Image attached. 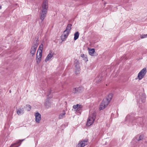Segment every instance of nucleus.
<instances>
[{"label": "nucleus", "mask_w": 147, "mask_h": 147, "mask_svg": "<svg viewBox=\"0 0 147 147\" xmlns=\"http://www.w3.org/2000/svg\"><path fill=\"white\" fill-rule=\"evenodd\" d=\"M17 113L18 115L23 114L24 113V109L19 108L17 111Z\"/></svg>", "instance_id": "2eb2a0df"}, {"label": "nucleus", "mask_w": 147, "mask_h": 147, "mask_svg": "<svg viewBox=\"0 0 147 147\" xmlns=\"http://www.w3.org/2000/svg\"><path fill=\"white\" fill-rule=\"evenodd\" d=\"M64 34H63V35H62L61 36V37H62V38L63 37V39H64L65 38H66L68 36L69 34V32H66L65 33H64Z\"/></svg>", "instance_id": "5701e85b"}, {"label": "nucleus", "mask_w": 147, "mask_h": 147, "mask_svg": "<svg viewBox=\"0 0 147 147\" xmlns=\"http://www.w3.org/2000/svg\"><path fill=\"white\" fill-rule=\"evenodd\" d=\"M143 138V136H142L140 135V136L139 139L138 140L139 141L140 140H142Z\"/></svg>", "instance_id": "cd10ccee"}, {"label": "nucleus", "mask_w": 147, "mask_h": 147, "mask_svg": "<svg viewBox=\"0 0 147 147\" xmlns=\"http://www.w3.org/2000/svg\"><path fill=\"white\" fill-rule=\"evenodd\" d=\"M43 45L42 44H41L39 47L38 50L37 51L38 53V52L39 53H42V51L43 49Z\"/></svg>", "instance_id": "a211bd4d"}, {"label": "nucleus", "mask_w": 147, "mask_h": 147, "mask_svg": "<svg viewBox=\"0 0 147 147\" xmlns=\"http://www.w3.org/2000/svg\"><path fill=\"white\" fill-rule=\"evenodd\" d=\"M51 53L52 52L50 51L49 53L45 59V61L46 62H47L49 60H50L51 58L53 56V55H52Z\"/></svg>", "instance_id": "dca6fc26"}, {"label": "nucleus", "mask_w": 147, "mask_h": 147, "mask_svg": "<svg viewBox=\"0 0 147 147\" xmlns=\"http://www.w3.org/2000/svg\"><path fill=\"white\" fill-rule=\"evenodd\" d=\"M79 35V34L78 32H77L74 34V39L75 40H76L78 38Z\"/></svg>", "instance_id": "412c9836"}, {"label": "nucleus", "mask_w": 147, "mask_h": 147, "mask_svg": "<svg viewBox=\"0 0 147 147\" xmlns=\"http://www.w3.org/2000/svg\"><path fill=\"white\" fill-rule=\"evenodd\" d=\"M94 51V49H92L88 51L90 55L93 56Z\"/></svg>", "instance_id": "b1692460"}, {"label": "nucleus", "mask_w": 147, "mask_h": 147, "mask_svg": "<svg viewBox=\"0 0 147 147\" xmlns=\"http://www.w3.org/2000/svg\"><path fill=\"white\" fill-rule=\"evenodd\" d=\"M83 88L82 87H79L74 88L73 89V92L74 94L80 93L83 90Z\"/></svg>", "instance_id": "1a4fd4ad"}, {"label": "nucleus", "mask_w": 147, "mask_h": 147, "mask_svg": "<svg viewBox=\"0 0 147 147\" xmlns=\"http://www.w3.org/2000/svg\"><path fill=\"white\" fill-rule=\"evenodd\" d=\"M65 113L64 111H63L62 113L60 114L59 116V119H63L65 116Z\"/></svg>", "instance_id": "f3484780"}, {"label": "nucleus", "mask_w": 147, "mask_h": 147, "mask_svg": "<svg viewBox=\"0 0 147 147\" xmlns=\"http://www.w3.org/2000/svg\"><path fill=\"white\" fill-rule=\"evenodd\" d=\"M147 72L146 68H144L139 72L138 74V77L139 80H141L146 75Z\"/></svg>", "instance_id": "20e7f679"}, {"label": "nucleus", "mask_w": 147, "mask_h": 147, "mask_svg": "<svg viewBox=\"0 0 147 147\" xmlns=\"http://www.w3.org/2000/svg\"><path fill=\"white\" fill-rule=\"evenodd\" d=\"M82 106L81 105H79L78 104H77L76 105H74L73 106V108L76 109V110L80 114L81 113V112L80 111L82 108Z\"/></svg>", "instance_id": "9b49d317"}, {"label": "nucleus", "mask_w": 147, "mask_h": 147, "mask_svg": "<svg viewBox=\"0 0 147 147\" xmlns=\"http://www.w3.org/2000/svg\"><path fill=\"white\" fill-rule=\"evenodd\" d=\"M75 73L76 74H78L79 73V71L80 69V67L79 63L77 62L75 66Z\"/></svg>", "instance_id": "ddd939ff"}, {"label": "nucleus", "mask_w": 147, "mask_h": 147, "mask_svg": "<svg viewBox=\"0 0 147 147\" xmlns=\"http://www.w3.org/2000/svg\"><path fill=\"white\" fill-rule=\"evenodd\" d=\"M144 120L143 117H137L133 120L132 124L133 125L136 123L142 125L144 123Z\"/></svg>", "instance_id": "7ed1b4c3"}, {"label": "nucleus", "mask_w": 147, "mask_h": 147, "mask_svg": "<svg viewBox=\"0 0 147 147\" xmlns=\"http://www.w3.org/2000/svg\"><path fill=\"white\" fill-rule=\"evenodd\" d=\"M146 97L145 94H142V97L141 98L142 102L144 103L145 102V99Z\"/></svg>", "instance_id": "aec40b11"}, {"label": "nucleus", "mask_w": 147, "mask_h": 147, "mask_svg": "<svg viewBox=\"0 0 147 147\" xmlns=\"http://www.w3.org/2000/svg\"><path fill=\"white\" fill-rule=\"evenodd\" d=\"M26 109L28 111H30L32 108L31 106L29 105H26Z\"/></svg>", "instance_id": "393cba45"}, {"label": "nucleus", "mask_w": 147, "mask_h": 147, "mask_svg": "<svg viewBox=\"0 0 147 147\" xmlns=\"http://www.w3.org/2000/svg\"><path fill=\"white\" fill-rule=\"evenodd\" d=\"M140 37L141 38H143L147 37V34L141 35Z\"/></svg>", "instance_id": "bb28decb"}, {"label": "nucleus", "mask_w": 147, "mask_h": 147, "mask_svg": "<svg viewBox=\"0 0 147 147\" xmlns=\"http://www.w3.org/2000/svg\"><path fill=\"white\" fill-rule=\"evenodd\" d=\"M112 94H109L108 95L107 97L106 98H104V99H107V101H108V102L109 103L110 102V101L112 99Z\"/></svg>", "instance_id": "6ab92c4d"}, {"label": "nucleus", "mask_w": 147, "mask_h": 147, "mask_svg": "<svg viewBox=\"0 0 147 147\" xmlns=\"http://www.w3.org/2000/svg\"><path fill=\"white\" fill-rule=\"evenodd\" d=\"M51 104L49 101H46L45 103V107L48 109L50 107Z\"/></svg>", "instance_id": "4be33fe9"}, {"label": "nucleus", "mask_w": 147, "mask_h": 147, "mask_svg": "<svg viewBox=\"0 0 147 147\" xmlns=\"http://www.w3.org/2000/svg\"><path fill=\"white\" fill-rule=\"evenodd\" d=\"M48 8V2L46 0H45L42 6V9L40 12V19L43 21L45 17Z\"/></svg>", "instance_id": "f257e3e1"}, {"label": "nucleus", "mask_w": 147, "mask_h": 147, "mask_svg": "<svg viewBox=\"0 0 147 147\" xmlns=\"http://www.w3.org/2000/svg\"><path fill=\"white\" fill-rule=\"evenodd\" d=\"M51 92L49 90V93H48L49 94H51Z\"/></svg>", "instance_id": "c85d7f7f"}, {"label": "nucleus", "mask_w": 147, "mask_h": 147, "mask_svg": "<svg viewBox=\"0 0 147 147\" xmlns=\"http://www.w3.org/2000/svg\"><path fill=\"white\" fill-rule=\"evenodd\" d=\"M72 26V24H68L66 28V29L64 31L63 33H65L66 32H69L70 30L71 29Z\"/></svg>", "instance_id": "4468645a"}, {"label": "nucleus", "mask_w": 147, "mask_h": 147, "mask_svg": "<svg viewBox=\"0 0 147 147\" xmlns=\"http://www.w3.org/2000/svg\"><path fill=\"white\" fill-rule=\"evenodd\" d=\"M35 120L36 122L39 123L40 122V121L41 120V115L38 112L36 113L35 114Z\"/></svg>", "instance_id": "9d476101"}, {"label": "nucleus", "mask_w": 147, "mask_h": 147, "mask_svg": "<svg viewBox=\"0 0 147 147\" xmlns=\"http://www.w3.org/2000/svg\"><path fill=\"white\" fill-rule=\"evenodd\" d=\"M38 45V43L34 42L30 50V53L33 55L35 53L36 49Z\"/></svg>", "instance_id": "423d86ee"}, {"label": "nucleus", "mask_w": 147, "mask_h": 147, "mask_svg": "<svg viewBox=\"0 0 147 147\" xmlns=\"http://www.w3.org/2000/svg\"><path fill=\"white\" fill-rule=\"evenodd\" d=\"M87 142L88 140L86 139L85 140L82 141L78 143L76 147H84L87 144Z\"/></svg>", "instance_id": "6e6552de"}, {"label": "nucleus", "mask_w": 147, "mask_h": 147, "mask_svg": "<svg viewBox=\"0 0 147 147\" xmlns=\"http://www.w3.org/2000/svg\"><path fill=\"white\" fill-rule=\"evenodd\" d=\"M129 118V116L128 115H127V116L126 117V119H127Z\"/></svg>", "instance_id": "c756f323"}, {"label": "nucleus", "mask_w": 147, "mask_h": 147, "mask_svg": "<svg viewBox=\"0 0 147 147\" xmlns=\"http://www.w3.org/2000/svg\"><path fill=\"white\" fill-rule=\"evenodd\" d=\"M108 102L107 99H103L100 105L99 109L100 110H103L109 104Z\"/></svg>", "instance_id": "39448f33"}, {"label": "nucleus", "mask_w": 147, "mask_h": 147, "mask_svg": "<svg viewBox=\"0 0 147 147\" xmlns=\"http://www.w3.org/2000/svg\"><path fill=\"white\" fill-rule=\"evenodd\" d=\"M0 9H1V5H0Z\"/></svg>", "instance_id": "2f4dec72"}, {"label": "nucleus", "mask_w": 147, "mask_h": 147, "mask_svg": "<svg viewBox=\"0 0 147 147\" xmlns=\"http://www.w3.org/2000/svg\"><path fill=\"white\" fill-rule=\"evenodd\" d=\"M9 92H11V90H10V91H9Z\"/></svg>", "instance_id": "473e14b6"}, {"label": "nucleus", "mask_w": 147, "mask_h": 147, "mask_svg": "<svg viewBox=\"0 0 147 147\" xmlns=\"http://www.w3.org/2000/svg\"><path fill=\"white\" fill-rule=\"evenodd\" d=\"M42 53H39V55H38V53L36 54V60L37 63L38 64L41 61L42 56Z\"/></svg>", "instance_id": "f8f14e48"}, {"label": "nucleus", "mask_w": 147, "mask_h": 147, "mask_svg": "<svg viewBox=\"0 0 147 147\" xmlns=\"http://www.w3.org/2000/svg\"><path fill=\"white\" fill-rule=\"evenodd\" d=\"M81 57H83V59L85 60L86 61H88L87 57L85 56L84 54H81Z\"/></svg>", "instance_id": "a878e982"}, {"label": "nucleus", "mask_w": 147, "mask_h": 147, "mask_svg": "<svg viewBox=\"0 0 147 147\" xmlns=\"http://www.w3.org/2000/svg\"><path fill=\"white\" fill-rule=\"evenodd\" d=\"M38 39H37V40H36V42H37V43H38V42H38Z\"/></svg>", "instance_id": "7c9ffc66"}, {"label": "nucleus", "mask_w": 147, "mask_h": 147, "mask_svg": "<svg viewBox=\"0 0 147 147\" xmlns=\"http://www.w3.org/2000/svg\"><path fill=\"white\" fill-rule=\"evenodd\" d=\"M25 139L19 140L16 142L12 144L10 146V147H18L20 145L22 142Z\"/></svg>", "instance_id": "0eeeda50"}, {"label": "nucleus", "mask_w": 147, "mask_h": 147, "mask_svg": "<svg viewBox=\"0 0 147 147\" xmlns=\"http://www.w3.org/2000/svg\"><path fill=\"white\" fill-rule=\"evenodd\" d=\"M96 117L95 113H93L90 114L88 118L87 121L86 125L88 126H90L92 125L94 122Z\"/></svg>", "instance_id": "f03ea898"}]
</instances>
